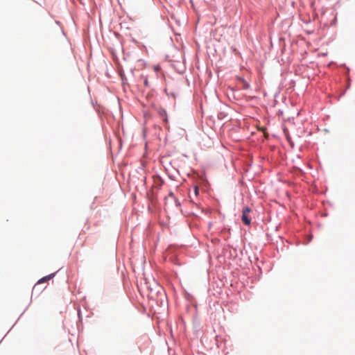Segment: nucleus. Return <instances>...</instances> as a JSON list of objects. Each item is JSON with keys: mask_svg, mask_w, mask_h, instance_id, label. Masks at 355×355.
I'll use <instances>...</instances> for the list:
<instances>
[{"mask_svg": "<svg viewBox=\"0 0 355 355\" xmlns=\"http://www.w3.org/2000/svg\"><path fill=\"white\" fill-rule=\"evenodd\" d=\"M251 211V209L248 207H244L242 211L241 220L246 225H250L251 223V217L250 216Z\"/></svg>", "mask_w": 355, "mask_h": 355, "instance_id": "nucleus-1", "label": "nucleus"}, {"mask_svg": "<svg viewBox=\"0 0 355 355\" xmlns=\"http://www.w3.org/2000/svg\"><path fill=\"white\" fill-rule=\"evenodd\" d=\"M55 276V273H52V274H50L47 276H45L44 277H42V279H40L38 282H37V284H42L43 282H45L46 281H49L51 279H52L53 277Z\"/></svg>", "mask_w": 355, "mask_h": 355, "instance_id": "nucleus-2", "label": "nucleus"}, {"mask_svg": "<svg viewBox=\"0 0 355 355\" xmlns=\"http://www.w3.org/2000/svg\"><path fill=\"white\" fill-rule=\"evenodd\" d=\"M239 83L241 85V87L244 89H247L250 87V85L243 78H239Z\"/></svg>", "mask_w": 355, "mask_h": 355, "instance_id": "nucleus-3", "label": "nucleus"}, {"mask_svg": "<svg viewBox=\"0 0 355 355\" xmlns=\"http://www.w3.org/2000/svg\"><path fill=\"white\" fill-rule=\"evenodd\" d=\"M159 114L160 117L162 119V120L164 122H167L168 121L167 114H166V112L164 110H160L159 111Z\"/></svg>", "mask_w": 355, "mask_h": 355, "instance_id": "nucleus-4", "label": "nucleus"}, {"mask_svg": "<svg viewBox=\"0 0 355 355\" xmlns=\"http://www.w3.org/2000/svg\"><path fill=\"white\" fill-rule=\"evenodd\" d=\"M199 193V189L198 187H195L194 188V193L196 196H198Z\"/></svg>", "mask_w": 355, "mask_h": 355, "instance_id": "nucleus-5", "label": "nucleus"}, {"mask_svg": "<svg viewBox=\"0 0 355 355\" xmlns=\"http://www.w3.org/2000/svg\"><path fill=\"white\" fill-rule=\"evenodd\" d=\"M144 84H145L146 85H148V80H147V78H145V80H144Z\"/></svg>", "mask_w": 355, "mask_h": 355, "instance_id": "nucleus-6", "label": "nucleus"}, {"mask_svg": "<svg viewBox=\"0 0 355 355\" xmlns=\"http://www.w3.org/2000/svg\"><path fill=\"white\" fill-rule=\"evenodd\" d=\"M169 196H171V197H173V193L172 192H170V193H169Z\"/></svg>", "mask_w": 355, "mask_h": 355, "instance_id": "nucleus-7", "label": "nucleus"}]
</instances>
